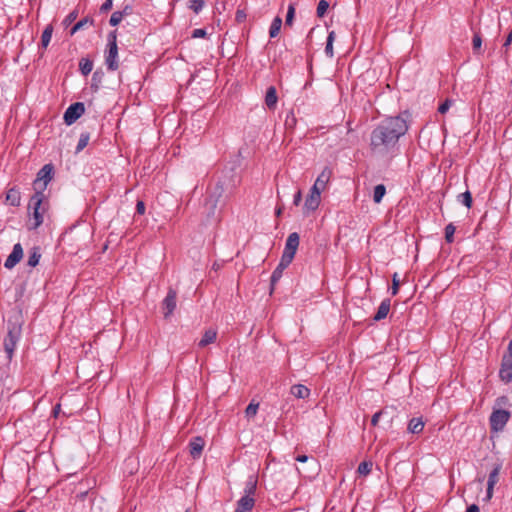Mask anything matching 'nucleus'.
<instances>
[{"instance_id":"obj_1","label":"nucleus","mask_w":512,"mask_h":512,"mask_svg":"<svg viewBox=\"0 0 512 512\" xmlns=\"http://www.w3.org/2000/svg\"><path fill=\"white\" fill-rule=\"evenodd\" d=\"M408 125L401 116L387 117L382 120L370 134L371 154L379 159L389 161L399 151V139L406 134Z\"/></svg>"},{"instance_id":"obj_2","label":"nucleus","mask_w":512,"mask_h":512,"mask_svg":"<svg viewBox=\"0 0 512 512\" xmlns=\"http://www.w3.org/2000/svg\"><path fill=\"white\" fill-rule=\"evenodd\" d=\"M45 195L44 193H34V195L30 198L28 204L29 210V222L27 224L28 230H35L43 223V214L45 209L42 208V204L44 201Z\"/></svg>"},{"instance_id":"obj_3","label":"nucleus","mask_w":512,"mask_h":512,"mask_svg":"<svg viewBox=\"0 0 512 512\" xmlns=\"http://www.w3.org/2000/svg\"><path fill=\"white\" fill-rule=\"evenodd\" d=\"M107 51L105 54V64L109 71H116L119 68L118 46L116 31H111L107 37Z\"/></svg>"},{"instance_id":"obj_4","label":"nucleus","mask_w":512,"mask_h":512,"mask_svg":"<svg viewBox=\"0 0 512 512\" xmlns=\"http://www.w3.org/2000/svg\"><path fill=\"white\" fill-rule=\"evenodd\" d=\"M21 337V324L18 322L8 321V332L4 339V349L7 358L10 360L13 356L16 345Z\"/></svg>"},{"instance_id":"obj_5","label":"nucleus","mask_w":512,"mask_h":512,"mask_svg":"<svg viewBox=\"0 0 512 512\" xmlns=\"http://www.w3.org/2000/svg\"><path fill=\"white\" fill-rule=\"evenodd\" d=\"M54 173V166L51 163L45 164L37 173V177L34 180L35 193H44L48 183L52 180Z\"/></svg>"},{"instance_id":"obj_6","label":"nucleus","mask_w":512,"mask_h":512,"mask_svg":"<svg viewBox=\"0 0 512 512\" xmlns=\"http://www.w3.org/2000/svg\"><path fill=\"white\" fill-rule=\"evenodd\" d=\"M510 412L504 409H493L490 417L489 424L492 432H501L510 419Z\"/></svg>"},{"instance_id":"obj_7","label":"nucleus","mask_w":512,"mask_h":512,"mask_svg":"<svg viewBox=\"0 0 512 512\" xmlns=\"http://www.w3.org/2000/svg\"><path fill=\"white\" fill-rule=\"evenodd\" d=\"M223 186L217 184L213 193H211L205 200L204 209L207 213V218H213L215 216L216 208L218 205L219 198L222 196Z\"/></svg>"},{"instance_id":"obj_8","label":"nucleus","mask_w":512,"mask_h":512,"mask_svg":"<svg viewBox=\"0 0 512 512\" xmlns=\"http://www.w3.org/2000/svg\"><path fill=\"white\" fill-rule=\"evenodd\" d=\"M299 242H300V237H299V234L297 232H293V233H290L287 240H286V243H285V248H284V251H283V254H282V258L286 260H289V261H293L294 259V256L296 254V251L298 249V246H299Z\"/></svg>"},{"instance_id":"obj_9","label":"nucleus","mask_w":512,"mask_h":512,"mask_svg":"<svg viewBox=\"0 0 512 512\" xmlns=\"http://www.w3.org/2000/svg\"><path fill=\"white\" fill-rule=\"evenodd\" d=\"M85 112V106L82 102H76L71 104L64 113V122L67 125L73 124L77 119H79L82 114Z\"/></svg>"},{"instance_id":"obj_10","label":"nucleus","mask_w":512,"mask_h":512,"mask_svg":"<svg viewBox=\"0 0 512 512\" xmlns=\"http://www.w3.org/2000/svg\"><path fill=\"white\" fill-rule=\"evenodd\" d=\"M177 293L174 289L170 288L164 300L162 301V309L164 318L170 317L176 308Z\"/></svg>"},{"instance_id":"obj_11","label":"nucleus","mask_w":512,"mask_h":512,"mask_svg":"<svg viewBox=\"0 0 512 512\" xmlns=\"http://www.w3.org/2000/svg\"><path fill=\"white\" fill-rule=\"evenodd\" d=\"M23 258V247L20 243H16L13 246L12 252L7 257L4 267L6 269H12L14 268Z\"/></svg>"},{"instance_id":"obj_12","label":"nucleus","mask_w":512,"mask_h":512,"mask_svg":"<svg viewBox=\"0 0 512 512\" xmlns=\"http://www.w3.org/2000/svg\"><path fill=\"white\" fill-rule=\"evenodd\" d=\"M500 470H501V465L497 464L493 467V469L489 473L488 481H487V490H486V499L487 500H490L493 496L494 486L497 484V482L499 480Z\"/></svg>"},{"instance_id":"obj_13","label":"nucleus","mask_w":512,"mask_h":512,"mask_svg":"<svg viewBox=\"0 0 512 512\" xmlns=\"http://www.w3.org/2000/svg\"><path fill=\"white\" fill-rule=\"evenodd\" d=\"M499 376L502 381L509 383L512 380V359L503 357L501 362V368Z\"/></svg>"},{"instance_id":"obj_14","label":"nucleus","mask_w":512,"mask_h":512,"mask_svg":"<svg viewBox=\"0 0 512 512\" xmlns=\"http://www.w3.org/2000/svg\"><path fill=\"white\" fill-rule=\"evenodd\" d=\"M291 264V261L286 260L281 257L279 264L273 271L271 275V291L274 289L275 284L280 280L282 277L283 271Z\"/></svg>"},{"instance_id":"obj_15","label":"nucleus","mask_w":512,"mask_h":512,"mask_svg":"<svg viewBox=\"0 0 512 512\" xmlns=\"http://www.w3.org/2000/svg\"><path fill=\"white\" fill-rule=\"evenodd\" d=\"M204 444L205 442L202 437L198 436L191 439L189 443V448L190 455L192 456L193 459H198L201 456Z\"/></svg>"},{"instance_id":"obj_16","label":"nucleus","mask_w":512,"mask_h":512,"mask_svg":"<svg viewBox=\"0 0 512 512\" xmlns=\"http://www.w3.org/2000/svg\"><path fill=\"white\" fill-rule=\"evenodd\" d=\"M255 506L254 497L242 496L236 504L234 512H251Z\"/></svg>"},{"instance_id":"obj_17","label":"nucleus","mask_w":512,"mask_h":512,"mask_svg":"<svg viewBox=\"0 0 512 512\" xmlns=\"http://www.w3.org/2000/svg\"><path fill=\"white\" fill-rule=\"evenodd\" d=\"M320 202H321L320 196L308 194V196L305 199V203H304V207H303L304 213L308 214L310 212L315 211L319 207Z\"/></svg>"},{"instance_id":"obj_18","label":"nucleus","mask_w":512,"mask_h":512,"mask_svg":"<svg viewBox=\"0 0 512 512\" xmlns=\"http://www.w3.org/2000/svg\"><path fill=\"white\" fill-rule=\"evenodd\" d=\"M278 101L277 91L274 86L268 87L265 95V105L269 110H274Z\"/></svg>"},{"instance_id":"obj_19","label":"nucleus","mask_w":512,"mask_h":512,"mask_svg":"<svg viewBox=\"0 0 512 512\" xmlns=\"http://www.w3.org/2000/svg\"><path fill=\"white\" fill-rule=\"evenodd\" d=\"M425 422L422 417H413L408 423L407 430L412 434H419L423 431Z\"/></svg>"},{"instance_id":"obj_20","label":"nucleus","mask_w":512,"mask_h":512,"mask_svg":"<svg viewBox=\"0 0 512 512\" xmlns=\"http://www.w3.org/2000/svg\"><path fill=\"white\" fill-rule=\"evenodd\" d=\"M390 305H391L390 299H384L380 303L378 310H377L376 314L374 315L373 319L375 321H380V320L386 318L390 311Z\"/></svg>"},{"instance_id":"obj_21","label":"nucleus","mask_w":512,"mask_h":512,"mask_svg":"<svg viewBox=\"0 0 512 512\" xmlns=\"http://www.w3.org/2000/svg\"><path fill=\"white\" fill-rule=\"evenodd\" d=\"M290 393L298 399H305L310 395V390L305 385L296 384L290 388Z\"/></svg>"},{"instance_id":"obj_22","label":"nucleus","mask_w":512,"mask_h":512,"mask_svg":"<svg viewBox=\"0 0 512 512\" xmlns=\"http://www.w3.org/2000/svg\"><path fill=\"white\" fill-rule=\"evenodd\" d=\"M331 175H332L331 169L328 167H325L322 170V172L318 175V177L314 183L325 190V188L331 178Z\"/></svg>"},{"instance_id":"obj_23","label":"nucleus","mask_w":512,"mask_h":512,"mask_svg":"<svg viewBox=\"0 0 512 512\" xmlns=\"http://www.w3.org/2000/svg\"><path fill=\"white\" fill-rule=\"evenodd\" d=\"M21 201L20 192L16 188H10L6 193V203L11 206H19Z\"/></svg>"},{"instance_id":"obj_24","label":"nucleus","mask_w":512,"mask_h":512,"mask_svg":"<svg viewBox=\"0 0 512 512\" xmlns=\"http://www.w3.org/2000/svg\"><path fill=\"white\" fill-rule=\"evenodd\" d=\"M257 489V478L253 475L249 476L247 481L245 482L244 487V495L248 497H253Z\"/></svg>"},{"instance_id":"obj_25","label":"nucleus","mask_w":512,"mask_h":512,"mask_svg":"<svg viewBox=\"0 0 512 512\" xmlns=\"http://www.w3.org/2000/svg\"><path fill=\"white\" fill-rule=\"evenodd\" d=\"M217 332L214 329H208L204 332L202 339L199 341L198 346L203 348L213 343L216 340Z\"/></svg>"},{"instance_id":"obj_26","label":"nucleus","mask_w":512,"mask_h":512,"mask_svg":"<svg viewBox=\"0 0 512 512\" xmlns=\"http://www.w3.org/2000/svg\"><path fill=\"white\" fill-rule=\"evenodd\" d=\"M295 460L297 462H301V463H305V462H308L310 460V467H311V474L312 475H316L318 473V470H319V465H318V462L315 458L313 457H309L307 455H298Z\"/></svg>"},{"instance_id":"obj_27","label":"nucleus","mask_w":512,"mask_h":512,"mask_svg":"<svg viewBox=\"0 0 512 512\" xmlns=\"http://www.w3.org/2000/svg\"><path fill=\"white\" fill-rule=\"evenodd\" d=\"M41 258L40 248L33 247L29 252V257L27 261V265L30 267H35L38 265L39 260Z\"/></svg>"},{"instance_id":"obj_28","label":"nucleus","mask_w":512,"mask_h":512,"mask_svg":"<svg viewBox=\"0 0 512 512\" xmlns=\"http://www.w3.org/2000/svg\"><path fill=\"white\" fill-rule=\"evenodd\" d=\"M52 33H53V26L51 24H49L45 27V29L41 35V47L43 49H46L48 47V45L51 41V38H52Z\"/></svg>"},{"instance_id":"obj_29","label":"nucleus","mask_w":512,"mask_h":512,"mask_svg":"<svg viewBox=\"0 0 512 512\" xmlns=\"http://www.w3.org/2000/svg\"><path fill=\"white\" fill-rule=\"evenodd\" d=\"M281 26H282V19L279 16H276L272 20V23L270 25V29H269L270 38H274L279 34Z\"/></svg>"},{"instance_id":"obj_30","label":"nucleus","mask_w":512,"mask_h":512,"mask_svg":"<svg viewBox=\"0 0 512 512\" xmlns=\"http://www.w3.org/2000/svg\"><path fill=\"white\" fill-rule=\"evenodd\" d=\"M79 69L84 76H87L93 69V62L88 58H82L79 62Z\"/></svg>"},{"instance_id":"obj_31","label":"nucleus","mask_w":512,"mask_h":512,"mask_svg":"<svg viewBox=\"0 0 512 512\" xmlns=\"http://www.w3.org/2000/svg\"><path fill=\"white\" fill-rule=\"evenodd\" d=\"M386 194V187L383 184H378L374 187L373 191V201L375 203H380L383 197Z\"/></svg>"},{"instance_id":"obj_32","label":"nucleus","mask_w":512,"mask_h":512,"mask_svg":"<svg viewBox=\"0 0 512 512\" xmlns=\"http://www.w3.org/2000/svg\"><path fill=\"white\" fill-rule=\"evenodd\" d=\"M104 77V73L103 71H100V70H96L93 75H92V79H91V88L94 90V91H97L101 85V82H102V79Z\"/></svg>"},{"instance_id":"obj_33","label":"nucleus","mask_w":512,"mask_h":512,"mask_svg":"<svg viewBox=\"0 0 512 512\" xmlns=\"http://www.w3.org/2000/svg\"><path fill=\"white\" fill-rule=\"evenodd\" d=\"M93 25L94 24V20L93 18H90V17H85L83 19H81L80 21H78L70 30V34L71 35H74L77 31H79L80 29H82L85 25Z\"/></svg>"},{"instance_id":"obj_34","label":"nucleus","mask_w":512,"mask_h":512,"mask_svg":"<svg viewBox=\"0 0 512 512\" xmlns=\"http://www.w3.org/2000/svg\"><path fill=\"white\" fill-rule=\"evenodd\" d=\"M334 40H335V32L331 31L328 34L327 42H326V47H325V53L330 58H332L333 55H334V53H333V42H334Z\"/></svg>"},{"instance_id":"obj_35","label":"nucleus","mask_w":512,"mask_h":512,"mask_svg":"<svg viewBox=\"0 0 512 512\" xmlns=\"http://www.w3.org/2000/svg\"><path fill=\"white\" fill-rule=\"evenodd\" d=\"M373 463L371 461H363L359 464L357 472L360 475L367 476L372 471Z\"/></svg>"},{"instance_id":"obj_36","label":"nucleus","mask_w":512,"mask_h":512,"mask_svg":"<svg viewBox=\"0 0 512 512\" xmlns=\"http://www.w3.org/2000/svg\"><path fill=\"white\" fill-rule=\"evenodd\" d=\"M89 139L90 135L88 132L81 133L78 144L76 146V153L82 151L88 145Z\"/></svg>"},{"instance_id":"obj_37","label":"nucleus","mask_w":512,"mask_h":512,"mask_svg":"<svg viewBox=\"0 0 512 512\" xmlns=\"http://www.w3.org/2000/svg\"><path fill=\"white\" fill-rule=\"evenodd\" d=\"M458 201L461 202L467 208L472 206V195L469 191L461 193L458 195Z\"/></svg>"},{"instance_id":"obj_38","label":"nucleus","mask_w":512,"mask_h":512,"mask_svg":"<svg viewBox=\"0 0 512 512\" xmlns=\"http://www.w3.org/2000/svg\"><path fill=\"white\" fill-rule=\"evenodd\" d=\"M204 0H190L188 7L196 14H198L204 7Z\"/></svg>"},{"instance_id":"obj_39","label":"nucleus","mask_w":512,"mask_h":512,"mask_svg":"<svg viewBox=\"0 0 512 512\" xmlns=\"http://www.w3.org/2000/svg\"><path fill=\"white\" fill-rule=\"evenodd\" d=\"M455 230H456V228L453 225V223H449L445 227V240H446L447 243H452L454 241Z\"/></svg>"},{"instance_id":"obj_40","label":"nucleus","mask_w":512,"mask_h":512,"mask_svg":"<svg viewBox=\"0 0 512 512\" xmlns=\"http://www.w3.org/2000/svg\"><path fill=\"white\" fill-rule=\"evenodd\" d=\"M481 45H482L481 35L479 33H475L473 36V39H472V47H473V52L475 54H480Z\"/></svg>"},{"instance_id":"obj_41","label":"nucleus","mask_w":512,"mask_h":512,"mask_svg":"<svg viewBox=\"0 0 512 512\" xmlns=\"http://www.w3.org/2000/svg\"><path fill=\"white\" fill-rule=\"evenodd\" d=\"M259 408L258 403L251 402L245 409L246 417L252 418L257 414Z\"/></svg>"},{"instance_id":"obj_42","label":"nucleus","mask_w":512,"mask_h":512,"mask_svg":"<svg viewBox=\"0 0 512 512\" xmlns=\"http://www.w3.org/2000/svg\"><path fill=\"white\" fill-rule=\"evenodd\" d=\"M329 8V3L326 0H320L317 6V16L323 17Z\"/></svg>"},{"instance_id":"obj_43","label":"nucleus","mask_w":512,"mask_h":512,"mask_svg":"<svg viewBox=\"0 0 512 512\" xmlns=\"http://www.w3.org/2000/svg\"><path fill=\"white\" fill-rule=\"evenodd\" d=\"M123 19V13L120 11H115L112 13L109 24L111 26H117Z\"/></svg>"},{"instance_id":"obj_44","label":"nucleus","mask_w":512,"mask_h":512,"mask_svg":"<svg viewBox=\"0 0 512 512\" xmlns=\"http://www.w3.org/2000/svg\"><path fill=\"white\" fill-rule=\"evenodd\" d=\"M294 16H295V7H294L293 4H290L288 6V11H287V15H286L285 25L291 26L292 23H293V20H294Z\"/></svg>"},{"instance_id":"obj_45","label":"nucleus","mask_w":512,"mask_h":512,"mask_svg":"<svg viewBox=\"0 0 512 512\" xmlns=\"http://www.w3.org/2000/svg\"><path fill=\"white\" fill-rule=\"evenodd\" d=\"M384 414H388V409L387 408H384V409H381L379 410L378 412H376L373 416H372V419H371V424L373 426H377L378 425V422H379V419L384 416Z\"/></svg>"},{"instance_id":"obj_46","label":"nucleus","mask_w":512,"mask_h":512,"mask_svg":"<svg viewBox=\"0 0 512 512\" xmlns=\"http://www.w3.org/2000/svg\"><path fill=\"white\" fill-rule=\"evenodd\" d=\"M400 286V281L398 279V274L394 273L392 277V287H391V294L394 296L398 293Z\"/></svg>"},{"instance_id":"obj_47","label":"nucleus","mask_w":512,"mask_h":512,"mask_svg":"<svg viewBox=\"0 0 512 512\" xmlns=\"http://www.w3.org/2000/svg\"><path fill=\"white\" fill-rule=\"evenodd\" d=\"M295 125H296V118H295L294 114L291 112V113L287 114V116H286L285 126L288 129H293Z\"/></svg>"},{"instance_id":"obj_48","label":"nucleus","mask_w":512,"mask_h":512,"mask_svg":"<svg viewBox=\"0 0 512 512\" xmlns=\"http://www.w3.org/2000/svg\"><path fill=\"white\" fill-rule=\"evenodd\" d=\"M77 16H78V12H77L76 10H74V11L70 12V13L66 16V18L64 19V24H65V25H69V24H71L73 21H75V20H76Z\"/></svg>"},{"instance_id":"obj_49","label":"nucleus","mask_w":512,"mask_h":512,"mask_svg":"<svg viewBox=\"0 0 512 512\" xmlns=\"http://www.w3.org/2000/svg\"><path fill=\"white\" fill-rule=\"evenodd\" d=\"M451 103H452V102H451V100L446 99V100H445V101H444V102H443V103L438 107V111H439V113H441V114H445V113L449 110V108H450V106H451Z\"/></svg>"},{"instance_id":"obj_50","label":"nucleus","mask_w":512,"mask_h":512,"mask_svg":"<svg viewBox=\"0 0 512 512\" xmlns=\"http://www.w3.org/2000/svg\"><path fill=\"white\" fill-rule=\"evenodd\" d=\"M113 6V0H105V2L100 7L101 13H107L112 9Z\"/></svg>"},{"instance_id":"obj_51","label":"nucleus","mask_w":512,"mask_h":512,"mask_svg":"<svg viewBox=\"0 0 512 512\" xmlns=\"http://www.w3.org/2000/svg\"><path fill=\"white\" fill-rule=\"evenodd\" d=\"M206 35H207V32L205 29L198 28V29L193 30L191 37L192 38H204V37H206Z\"/></svg>"},{"instance_id":"obj_52","label":"nucleus","mask_w":512,"mask_h":512,"mask_svg":"<svg viewBox=\"0 0 512 512\" xmlns=\"http://www.w3.org/2000/svg\"><path fill=\"white\" fill-rule=\"evenodd\" d=\"M145 210H146L145 203L142 200L137 201L136 212L139 215H143L145 213Z\"/></svg>"},{"instance_id":"obj_53","label":"nucleus","mask_w":512,"mask_h":512,"mask_svg":"<svg viewBox=\"0 0 512 512\" xmlns=\"http://www.w3.org/2000/svg\"><path fill=\"white\" fill-rule=\"evenodd\" d=\"M324 191V189H322L321 187H319L318 185H316L315 183L313 184V186L311 187L310 189V193L309 194H313V195H316V196H320L321 197V192Z\"/></svg>"},{"instance_id":"obj_54","label":"nucleus","mask_w":512,"mask_h":512,"mask_svg":"<svg viewBox=\"0 0 512 512\" xmlns=\"http://www.w3.org/2000/svg\"><path fill=\"white\" fill-rule=\"evenodd\" d=\"M302 201V193L300 190H298L295 195H294V198H293V204L295 206H298Z\"/></svg>"},{"instance_id":"obj_55","label":"nucleus","mask_w":512,"mask_h":512,"mask_svg":"<svg viewBox=\"0 0 512 512\" xmlns=\"http://www.w3.org/2000/svg\"><path fill=\"white\" fill-rule=\"evenodd\" d=\"M503 357L512 359V339L510 340L508 344L507 354H505Z\"/></svg>"},{"instance_id":"obj_56","label":"nucleus","mask_w":512,"mask_h":512,"mask_svg":"<svg viewBox=\"0 0 512 512\" xmlns=\"http://www.w3.org/2000/svg\"><path fill=\"white\" fill-rule=\"evenodd\" d=\"M466 512H480V510L476 504H472L467 508Z\"/></svg>"},{"instance_id":"obj_57","label":"nucleus","mask_w":512,"mask_h":512,"mask_svg":"<svg viewBox=\"0 0 512 512\" xmlns=\"http://www.w3.org/2000/svg\"><path fill=\"white\" fill-rule=\"evenodd\" d=\"M512 42V31L507 35V38L504 42V47H508Z\"/></svg>"},{"instance_id":"obj_58","label":"nucleus","mask_w":512,"mask_h":512,"mask_svg":"<svg viewBox=\"0 0 512 512\" xmlns=\"http://www.w3.org/2000/svg\"><path fill=\"white\" fill-rule=\"evenodd\" d=\"M508 401L507 397L505 396H502V397H499L497 398L496 402L498 405H502V404H506Z\"/></svg>"},{"instance_id":"obj_59","label":"nucleus","mask_w":512,"mask_h":512,"mask_svg":"<svg viewBox=\"0 0 512 512\" xmlns=\"http://www.w3.org/2000/svg\"><path fill=\"white\" fill-rule=\"evenodd\" d=\"M131 8L126 6L121 12L123 13V17L130 14Z\"/></svg>"},{"instance_id":"obj_60","label":"nucleus","mask_w":512,"mask_h":512,"mask_svg":"<svg viewBox=\"0 0 512 512\" xmlns=\"http://www.w3.org/2000/svg\"><path fill=\"white\" fill-rule=\"evenodd\" d=\"M244 17V15L242 14V12L238 11L237 12V19L240 20Z\"/></svg>"},{"instance_id":"obj_61","label":"nucleus","mask_w":512,"mask_h":512,"mask_svg":"<svg viewBox=\"0 0 512 512\" xmlns=\"http://www.w3.org/2000/svg\"><path fill=\"white\" fill-rule=\"evenodd\" d=\"M276 214L279 216L281 214V209H278Z\"/></svg>"},{"instance_id":"obj_62","label":"nucleus","mask_w":512,"mask_h":512,"mask_svg":"<svg viewBox=\"0 0 512 512\" xmlns=\"http://www.w3.org/2000/svg\"><path fill=\"white\" fill-rule=\"evenodd\" d=\"M60 405H57L56 409H55V413L58 412V409H59Z\"/></svg>"},{"instance_id":"obj_63","label":"nucleus","mask_w":512,"mask_h":512,"mask_svg":"<svg viewBox=\"0 0 512 512\" xmlns=\"http://www.w3.org/2000/svg\"><path fill=\"white\" fill-rule=\"evenodd\" d=\"M14 512H24V511H23V510H16V511H14Z\"/></svg>"}]
</instances>
